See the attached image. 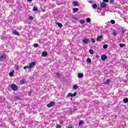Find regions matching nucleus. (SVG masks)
<instances>
[{"instance_id":"nucleus-1","label":"nucleus","mask_w":128,"mask_h":128,"mask_svg":"<svg viewBox=\"0 0 128 128\" xmlns=\"http://www.w3.org/2000/svg\"><path fill=\"white\" fill-rule=\"evenodd\" d=\"M76 94H78V93L75 92L74 94H72V93H69L68 95V98H70V96H71V100H72V98H74V96H76Z\"/></svg>"},{"instance_id":"nucleus-2","label":"nucleus","mask_w":128,"mask_h":128,"mask_svg":"<svg viewBox=\"0 0 128 128\" xmlns=\"http://www.w3.org/2000/svg\"><path fill=\"white\" fill-rule=\"evenodd\" d=\"M11 88L12 90H14V92H16L18 90V86L16 84H12L11 85Z\"/></svg>"},{"instance_id":"nucleus-3","label":"nucleus","mask_w":128,"mask_h":128,"mask_svg":"<svg viewBox=\"0 0 128 128\" xmlns=\"http://www.w3.org/2000/svg\"><path fill=\"white\" fill-rule=\"evenodd\" d=\"M82 42H84V44H88V42H90V39L84 38L82 40Z\"/></svg>"},{"instance_id":"nucleus-4","label":"nucleus","mask_w":128,"mask_h":128,"mask_svg":"<svg viewBox=\"0 0 128 128\" xmlns=\"http://www.w3.org/2000/svg\"><path fill=\"white\" fill-rule=\"evenodd\" d=\"M54 106V101L51 102L50 104H47L48 108H52Z\"/></svg>"},{"instance_id":"nucleus-5","label":"nucleus","mask_w":128,"mask_h":128,"mask_svg":"<svg viewBox=\"0 0 128 128\" xmlns=\"http://www.w3.org/2000/svg\"><path fill=\"white\" fill-rule=\"evenodd\" d=\"M36 66V62H31V64L29 65V69L32 68H34Z\"/></svg>"},{"instance_id":"nucleus-6","label":"nucleus","mask_w":128,"mask_h":128,"mask_svg":"<svg viewBox=\"0 0 128 128\" xmlns=\"http://www.w3.org/2000/svg\"><path fill=\"white\" fill-rule=\"evenodd\" d=\"M107 6H108V4H106V3L103 2L100 4V8H106Z\"/></svg>"},{"instance_id":"nucleus-7","label":"nucleus","mask_w":128,"mask_h":128,"mask_svg":"<svg viewBox=\"0 0 128 128\" xmlns=\"http://www.w3.org/2000/svg\"><path fill=\"white\" fill-rule=\"evenodd\" d=\"M106 58H108V56H106V55L103 54V55L101 56L102 60H106Z\"/></svg>"},{"instance_id":"nucleus-8","label":"nucleus","mask_w":128,"mask_h":128,"mask_svg":"<svg viewBox=\"0 0 128 128\" xmlns=\"http://www.w3.org/2000/svg\"><path fill=\"white\" fill-rule=\"evenodd\" d=\"M102 38L103 37H102V35L98 36L96 41L97 42H100V40H102Z\"/></svg>"},{"instance_id":"nucleus-9","label":"nucleus","mask_w":128,"mask_h":128,"mask_svg":"<svg viewBox=\"0 0 128 128\" xmlns=\"http://www.w3.org/2000/svg\"><path fill=\"white\" fill-rule=\"evenodd\" d=\"M13 34L16 36H20V32H18L16 30H14L13 31Z\"/></svg>"},{"instance_id":"nucleus-10","label":"nucleus","mask_w":128,"mask_h":128,"mask_svg":"<svg viewBox=\"0 0 128 128\" xmlns=\"http://www.w3.org/2000/svg\"><path fill=\"white\" fill-rule=\"evenodd\" d=\"M112 34H113L114 36H116V34H118L116 33V31L115 30L112 31Z\"/></svg>"},{"instance_id":"nucleus-11","label":"nucleus","mask_w":128,"mask_h":128,"mask_svg":"<svg viewBox=\"0 0 128 128\" xmlns=\"http://www.w3.org/2000/svg\"><path fill=\"white\" fill-rule=\"evenodd\" d=\"M42 56H44V57L46 56H48V52H46V51L43 52Z\"/></svg>"},{"instance_id":"nucleus-12","label":"nucleus","mask_w":128,"mask_h":128,"mask_svg":"<svg viewBox=\"0 0 128 128\" xmlns=\"http://www.w3.org/2000/svg\"><path fill=\"white\" fill-rule=\"evenodd\" d=\"M110 80L108 79L106 82H104V84L109 85L110 84Z\"/></svg>"},{"instance_id":"nucleus-13","label":"nucleus","mask_w":128,"mask_h":128,"mask_svg":"<svg viewBox=\"0 0 128 128\" xmlns=\"http://www.w3.org/2000/svg\"><path fill=\"white\" fill-rule=\"evenodd\" d=\"M0 58L1 60H6V56L5 54L2 55Z\"/></svg>"},{"instance_id":"nucleus-14","label":"nucleus","mask_w":128,"mask_h":128,"mask_svg":"<svg viewBox=\"0 0 128 128\" xmlns=\"http://www.w3.org/2000/svg\"><path fill=\"white\" fill-rule=\"evenodd\" d=\"M78 78H84V74H78Z\"/></svg>"},{"instance_id":"nucleus-15","label":"nucleus","mask_w":128,"mask_h":128,"mask_svg":"<svg viewBox=\"0 0 128 128\" xmlns=\"http://www.w3.org/2000/svg\"><path fill=\"white\" fill-rule=\"evenodd\" d=\"M20 84H26V80L24 79H22L20 80Z\"/></svg>"},{"instance_id":"nucleus-16","label":"nucleus","mask_w":128,"mask_h":128,"mask_svg":"<svg viewBox=\"0 0 128 128\" xmlns=\"http://www.w3.org/2000/svg\"><path fill=\"white\" fill-rule=\"evenodd\" d=\"M73 4L75 6H78V1H74L73 2Z\"/></svg>"},{"instance_id":"nucleus-17","label":"nucleus","mask_w":128,"mask_h":128,"mask_svg":"<svg viewBox=\"0 0 128 128\" xmlns=\"http://www.w3.org/2000/svg\"><path fill=\"white\" fill-rule=\"evenodd\" d=\"M123 102L124 104H126L127 102H128V98H124L123 100Z\"/></svg>"},{"instance_id":"nucleus-18","label":"nucleus","mask_w":128,"mask_h":128,"mask_svg":"<svg viewBox=\"0 0 128 128\" xmlns=\"http://www.w3.org/2000/svg\"><path fill=\"white\" fill-rule=\"evenodd\" d=\"M80 22L81 24H84L86 22V20H80Z\"/></svg>"},{"instance_id":"nucleus-19","label":"nucleus","mask_w":128,"mask_h":128,"mask_svg":"<svg viewBox=\"0 0 128 128\" xmlns=\"http://www.w3.org/2000/svg\"><path fill=\"white\" fill-rule=\"evenodd\" d=\"M73 88L74 90H78V85L75 84L73 86Z\"/></svg>"},{"instance_id":"nucleus-20","label":"nucleus","mask_w":128,"mask_h":128,"mask_svg":"<svg viewBox=\"0 0 128 128\" xmlns=\"http://www.w3.org/2000/svg\"><path fill=\"white\" fill-rule=\"evenodd\" d=\"M86 62L88 63V64H90L92 62V60L90 58H87L86 60Z\"/></svg>"},{"instance_id":"nucleus-21","label":"nucleus","mask_w":128,"mask_h":128,"mask_svg":"<svg viewBox=\"0 0 128 128\" xmlns=\"http://www.w3.org/2000/svg\"><path fill=\"white\" fill-rule=\"evenodd\" d=\"M84 124V121H82V120L80 121V122H79V124H78L79 126H82Z\"/></svg>"},{"instance_id":"nucleus-22","label":"nucleus","mask_w":128,"mask_h":128,"mask_svg":"<svg viewBox=\"0 0 128 128\" xmlns=\"http://www.w3.org/2000/svg\"><path fill=\"white\" fill-rule=\"evenodd\" d=\"M57 24H58V26H59V28H62V24L60 22H58Z\"/></svg>"},{"instance_id":"nucleus-23","label":"nucleus","mask_w":128,"mask_h":128,"mask_svg":"<svg viewBox=\"0 0 128 128\" xmlns=\"http://www.w3.org/2000/svg\"><path fill=\"white\" fill-rule=\"evenodd\" d=\"M33 10L34 11V12H36V11H38V7H36V6H34V8H33Z\"/></svg>"},{"instance_id":"nucleus-24","label":"nucleus","mask_w":128,"mask_h":128,"mask_svg":"<svg viewBox=\"0 0 128 128\" xmlns=\"http://www.w3.org/2000/svg\"><path fill=\"white\" fill-rule=\"evenodd\" d=\"M74 12H76L78 10V8H74L73 9Z\"/></svg>"},{"instance_id":"nucleus-25","label":"nucleus","mask_w":128,"mask_h":128,"mask_svg":"<svg viewBox=\"0 0 128 128\" xmlns=\"http://www.w3.org/2000/svg\"><path fill=\"white\" fill-rule=\"evenodd\" d=\"M119 46H120V48H124V46H126V44H120Z\"/></svg>"},{"instance_id":"nucleus-26","label":"nucleus","mask_w":128,"mask_h":128,"mask_svg":"<svg viewBox=\"0 0 128 128\" xmlns=\"http://www.w3.org/2000/svg\"><path fill=\"white\" fill-rule=\"evenodd\" d=\"M15 68L18 70L20 68V66H18V64L15 65Z\"/></svg>"},{"instance_id":"nucleus-27","label":"nucleus","mask_w":128,"mask_h":128,"mask_svg":"<svg viewBox=\"0 0 128 128\" xmlns=\"http://www.w3.org/2000/svg\"><path fill=\"white\" fill-rule=\"evenodd\" d=\"M89 52L90 54H94V50H90Z\"/></svg>"},{"instance_id":"nucleus-28","label":"nucleus","mask_w":128,"mask_h":128,"mask_svg":"<svg viewBox=\"0 0 128 128\" xmlns=\"http://www.w3.org/2000/svg\"><path fill=\"white\" fill-rule=\"evenodd\" d=\"M110 22L112 24H116V21H114V20H111Z\"/></svg>"},{"instance_id":"nucleus-29","label":"nucleus","mask_w":128,"mask_h":128,"mask_svg":"<svg viewBox=\"0 0 128 128\" xmlns=\"http://www.w3.org/2000/svg\"><path fill=\"white\" fill-rule=\"evenodd\" d=\"M86 22H90V18H87L86 19Z\"/></svg>"},{"instance_id":"nucleus-30","label":"nucleus","mask_w":128,"mask_h":128,"mask_svg":"<svg viewBox=\"0 0 128 128\" xmlns=\"http://www.w3.org/2000/svg\"><path fill=\"white\" fill-rule=\"evenodd\" d=\"M20 100V97H18V96L15 97L16 100Z\"/></svg>"},{"instance_id":"nucleus-31","label":"nucleus","mask_w":128,"mask_h":128,"mask_svg":"<svg viewBox=\"0 0 128 128\" xmlns=\"http://www.w3.org/2000/svg\"><path fill=\"white\" fill-rule=\"evenodd\" d=\"M110 4H114V0H110Z\"/></svg>"},{"instance_id":"nucleus-32","label":"nucleus","mask_w":128,"mask_h":128,"mask_svg":"<svg viewBox=\"0 0 128 128\" xmlns=\"http://www.w3.org/2000/svg\"><path fill=\"white\" fill-rule=\"evenodd\" d=\"M24 70H26V68H30V66H24Z\"/></svg>"},{"instance_id":"nucleus-33","label":"nucleus","mask_w":128,"mask_h":128,"mask_svg":"<svg viewBox=\"0 0 128 128\" xmlns=\"http://www.w3.org/2000/svg\"><path fill=\"white\" fill-rule=\"evenodd\" d=\"M98 6V5L96 4H93V8H96Z\"/></svg>"},{"instance_id":"nucleus-34","label":"nucleus","mask_w":128,"mask_h":128,"mask_svg":"<svg viewBox=\"0 0 128 128\" xmlns=\"http://www.w3.org/2000/svg\"><path fill=\"white\" fill-rule=\"evenodd\" d=\"M34 48H38V44H34Z\"/></svg>"},{"instance_id":"nucleus-35","label":"nucleus","mask_w":128,"mask_h":128,"mask_svg":"<svg viewBox=\"0 0 128 128\" xmlns=\"http://www.w3.org/2000/svg\"><path fill=\"white\" fill-rule=\"evenodd\" d=\"M9 76H14V72H10L9 74Z\"/></svg>"},{"instance_id":"nucleus-36","label":"nucleus","mask_w":128,"mask_h":128,"mask_svg":"<svg viewBox=\"0 0 128 128\" xmlns=\"http://www.w3.org/2000/svg\"><path fill=\"white\" fill-rule=\"evenodd\" d=\"M103 48H108V44H104L103 46Z\"/></svg>"},{"instance_id":"nucleus-37","label":"nucleus","mask_w":128,"mask_h":128,"mask_svg":"<svg viewBox=\"0 0 128 128\" xmlns=\"http://www.w3.org/2000/svg\"><path fill=\"white\" fill-rule=\"evenodd\" d=\"M56 128H62V126H60V124H57L56 126Z\"/></svg>"},{"instance_id":"nucleus-38","label":"nucleus","mask_w":128,"mask_h":128,"mask_svg":"<svg viewBox=\"0 0 128 128\" xmlns=\"http://www.w3.org/2000/svg\"><path fill=\"white\" fill-rule=\"evenodd\" d=\"M29 20H34V17H32V16H30Z\"/></svg>"},{"instance_id":"nucleus-39","label":"nucleus","mask_w":128,"mask_h":128,"mask_svg":"<svg viewBox=\"0 0 128 128\" xmlns=\"http://www.w3.org/2000/svg\"><path fill=\"white\" fill-rule=\"evenodd\" d=\"M56 76H58V78H60V73L59 72H56Z\"/></svg>"},{"instance_id":"nucleus-40","label":"nucleus","mask_w":128,"mask_h":128,"mask_svg":"<svg viewBox=\"0 0 128 128\" xmlns=\"http://www.w3.org/2000/svg\"><path fill=\"white\" fill-rule=\"evenodd\" d=\"M91 40H92V42H96V40H94V38H91Z\"/></svg>"},{"instance_id":"nucleus-41","label":"nucleus","mask_w":128,"mask_h":128,"mask_svg":"<svg viewBox=\"0 0 128 128\" xmlns=\"http://www.w3.org/2000/svg\"><path fill=\"white\" fill-rule=\"evenodd\" d=\"M103 2H108V0H103Z\"/></svg>"},{"instance_id":"nucleus-42","label":"nucleus","mask_w":128,"mask_h":128,"mask_svg":"<svg viewBox=\"0 0 128 128\" xmlns=\"http://www.w3.org/2000/svg\"><path fill=\"white\" fill-rule=\"evenodd\" d=\"M28 95L30 96H32V91H30V92H28Z\"/></svg>"},{"instance_id":"nucleus-43","label":"nucleus","mask_w":128,"mask_h":128,"mask_svg":"<svg viewBox=\"0 0 128 128\" xmlns=\"http://www.w3.org/2000/svg\"><path fill=\"white\" fill-rule=\"evenodd\" d=\"M126 30H122V34H124L126 32Z\"/></svg>"},{"instance_id":"nucleus-44","label":"nucleus","mask_w":128,"mask_h":128,"mask_svg":"<svg viewBox=\"0 0 128 128\" xmlns=\"http://www.w3.org/2000/svg\"><path fill=\"white\" fill-rule=\"evenodd\" d=\"M68 128H72V126H71L70 125H69Z\"/></svg>"},{"instance_id":"nucleus-45","label":"nucleus","mask_w":128,"mask_h":128,"mask_svg":"<svg viewBox=\"0 0 128 128\" xmlns=\"http://www.w3.org/2000/svg\"><path fill=\"white\" fill-rule=\"evenodd\" d=\"M96 58H100V56H98V55H96Z\"/></svg>"},{"instance_id":"nucleus-46","label":"nucleus","mask_w":128,"mask_h":128,"mask_svg":"<svg viewBox=\"0 0 128 128\" xmlns=\"http://www.w3.org/2000/svg\"><path fill=\"white\" fill-rule=\"evenodd\" d=\"M32 0H28V2H32Z\"/></svg>"},{"instance_id":"nucleus-47","label":"nucleus","mask_w":128,"mask_h":128,"mask_svg":"<svg viewBox=\"0 0 128 128\" xmlns=\"http://www.w3.org/2000/svg\"><path fill=\"white\" fill-rule=\"evenodd\" d=\"M89 2H90V4H92V1H89Z\"/></svg>"}]
</instances>
